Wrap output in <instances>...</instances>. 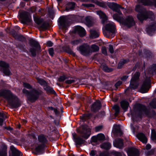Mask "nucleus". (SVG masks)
Segmentation results:
<instances>
[{"label":"nucleus","mask_w":156,"mask_h":156,"mask_svg":"<svg viewBox=\"0 0 156 156\" xmlns=\"http://www.w3.org/2000/svg\"><path fill=\"white\" fill-rule=\"evenodd\" d=\"M115 132L119 136H121L123 134L122 132L120 129H116L115 131Z\"/></svg>","instance_id":"e2e57ef3"},{"label":"nucleus","mask_w":156,"mask_h":156,"mask_svg":"<svg viewBox=\"0 0 156 156\" xmlns=\"http://www.w3.org/2000/svg\"><path fill=\"white\" fill-rule=\"evenodd\" d=\"M12 94V93L9 90H3L0 91V97H2L7 101Z\"/></svg>","instance_id":"6ab92c4d"},{"label":"nucleus","mask_w":156,"mask_h":156,"mask_svg":"<svg viewBox=\"0 0 156 156\" xmlns=\"http://www.w3.org/2000/svg\"><path fill=\"white\" fill-rule=\"evenodd\" d=\"M98 137V140H103L105 139V135L102 133L99 134L97 136Z\"/></svg>","instance_id":"3c124183"},{"label":"nucleus","mask_w":156,"mask_h":156,"mask_svg":"<svg viewBox=\"0 0 156 156\" xmlns=\"http://www.w3.org/2000/svg\"><path fill=\"white\" fill-rule=\"evenodd\" d=\"M112 154L114 156H122V154L121 153L115 151H112Z\"/></svg>","instance_id":"6e6d98bb"},{"label":"nucleus","mask_w":156,"mask_h":156,"mask_svg":"<svg viewBox=\"0 0 156 156\" xmlns=\"http://www.w3.org/2000/svg\"><path fill=\"white\" fill-rule=\"evenodd\" d=\"M111 144L108 142L104 143L100 145V147L101 148L106 150L109 149L111 148Z\"/></svg>","instance_id":"c9c22d12"},{"label":"nucleus","mask_w":156,"mask_h":156,"mask_svg":"<svg viewBox=\"0 0 156 156\" xmlns=\"http://www.w3.org/2000/svg\"><path fill=\"white\" fill-rule=\"evenodd\" d=\"M137 138L143 143H146L147 142V139L145 135L143 133H139L137 135Z\"/></svg>","instance_id":"c756f323"},{"label":"nucleus","mask_w":156,"mask_h":156,"mask_svg":"<svg viewBox=\"0 0 156 156\" xmlns=\"http://www.w3.org/2000/svg\"><path fill=\"white\" fill-rule=\"evenodd\" d=\"M49 26L48 24L46 22H44L41 26V27L43 29H46Z\"/></svg>","instance_id":"5fc2aeb1"},{"label":"nucleus","mask_w":156,"mask_h":156,"mask_svg":"<svg viewBox=\"0 0 156 156\" xmlns=\"http://www.w3.org/2000/svg\"><path fill=\"white\" fill-rule=\"evenodd\" d=\"M11 33L16 39L20 40L23 37L22 35H18L13 30H11Z\"/></svg>","instance_id":"e433bc0d"},{"label":"nucleus","mask_w":156,"mask_h":156,"mask_svg":"<svg viewBox=\"0 0 156 156\" xmlns=\"http://www.w3.org/2000/svg\"><path fill=\"white\" fill-rule=\"evenodd\" d=\"M29 43L30 46L32 47L30 49V51L32 56L35 57L36 55L37 51L41 49L40 46L37 41L33 39L30 40Z\"/></svg>","instance_id":"0eeeda50"},{"label":"nucleus","mask_w":156,"mask_h":156,"mask_svg":"<svg viewBox=\"0 0 156 156\" xmlns=\"http://www.w3.org/2000/svg\"><path fill=\"white\" fill-rule=\"evenodd\" d=\"M0 148V156H7V146L4 144H2Z\"/></svg>","instance_id":"5701e85b"},{"label":"nucleus","mask_w":156,"mask_h":156,"mask_svg":"<svg viewBox=\"0 0 156 156\" xmlns=\"http://www.w3.org/2000/svg\"><path fill=\"white\" fill-rule=\"evenodd\" d=\"M101 67L103 70L106 72H111L113 70V69L112 68L108 67L105 64L101 65Z\"/></svg>","instance_id":"58836bf2"},{"label":"nucleus","mask_w":156,"mask_h":156,"mask_svg":"<svg viewBox=\"0 0 156 156\" xmlns=\"http://www.w3.org/2000/svg\"><path fill=\"white\" fill-rule=\"evenodd\" d=\"M48 52L50 55H51V56H53L54 54V49L53 48H50L48 50Z\"/></svg>","instance_id":"680f3d73"},{"label":"nucleus","mask_w":156,"mask_h":156,"mask_svg":"<svg viewBox=\"0 0 156 156\" xmlns=\"http://www.w3.org/2000/svg\"><path fill=\"white\" fill-rule=\"evenodd\" d=\"M121 14H119L118 13H115L114 14L113 16V19L118 21V22H119L120 23L122 22V21L123 20V18L122 17H121L120 15Z\"/></svg>","instance_id":"4c0bfd02"},{"label":"nucleus","mask_w":156,"mask_h":156,"mask_svg":"<svg viewBox=\"0 0 156 156\" xmlns=\"http://www.w3.org/2000/svg\"><path fill=\"white\" fill-rule=\"evenodd\" d=\"M90 49L91 53L92 52L98 51L99 50V48L97 45L94 44L91 45Z\"/></svg>","instance_id":"79ce46f5"},{"label":"nucleus","mask_w":156,"mask_h":156,"mask_svg":"<svg viewBox=\"0 0 156 156\" xmlns=\"http://www.w3.org/2000/svg\"><path fill=\"white\" fill-rule=\"evenodd\" d=\"M90 32V37L92 38H95L99 37V34L98 32L94 30H91Z\"/></svg>","instance_id":"f704fd0d"},{"label":"nucleus","mask_w":156,"mask_h":156,"mask_svg":"<svg viewBox=\"0 0 156 156\" xmlns=\"http://www.w3.org/2000/svg\"><path fill=\"white\" fill-rule=\"evenodd\" d=\"M105 30L103 31V33L105 36L109 37V34H112V36H114L115 32V28L113 23H109L105 26Z\"/></svg>","instance_id":"423d86ee"},{"label":"nucleus","mask_w":156,"mask_h":156,"mask_svg":"<svg viewBox=\"0 0 156 156\" xmlns=\"http://www.w3.org/2000/svg\"><path fill=\"white\" fill-rule=\"evenodd\" d=\"M44 88L48 93H50L54 94H56V92L54 90L53 88L48 86L47 84L44 86Z\"/></svg>","instance_id":"2f4dec72"},{"label":"nucleus","mask_w":156,"mask_h":156,"mask_svg":"<svg viewBox=\"0 0 156 156\" xmlns=\"http://www.w3.org/2000/svg\"><path fill=\"white\" fill-rule=\"evenodd\" d=\"M128 59H121L119 63L118 68L119 69L121 68L127 62H129Z\"/></svg>","instance_id":"a19ab883"},{"label":"nucleus","mask_w":156,"mask_h":156,"mask_svg":"<svg viewBox=\"0 0 156 156\" xmlns=\"http://www.w3.org/2000/svg\"><path fill=\"white\" fill-rule=\"evenodd\" d=\"M34 20L35 23L38 24H41L44 21L42 19L35 17L34 18Z\"/></svg>","instance_id":"de8ad7c7"},{"label":"nucleus","mask_w":156,"mask_h":156,"mask_svg":"<svg viewBox=\"0 0 156 156\" xmlns=\"http://www.w3.org/2000/svg\"><path fill=\"white\" fill-rule=\"evenodd\" d=\"M20 16L21 19V22L23 24H26L31 21L30 16L27 12L23 11L20 13Z\"/></svg>","instance_id":"4468645a"},{"label":"nucleus","mask_w":156,"mask_h":156,"mask_svg":"<svg viewBox=\"0 0 156 156\" xmlns=\"http://www.w3.org/2000/svg\"><path fill=\"white\" fill-rule=\"evenodd\" d=\"M156 30V23L155 21L152 22L146 29L147 32L149 34L153 33Z\"/></svg>","instance_id":"4be33fe9"},{"label":"nucleus","mask_w":156,"mask_h":156,"mask_svg":"<svg viewBox=\"0 0 156 156\" xmlns=\"http://www.w3.org/2000/svg\"><path fill=\"white\" fill-rule=\"evenodd\" d=\"M77 131L85 139H87L91 134V129L86 125L82 126L80 129H77Z\"/></svg>","instance_id":"39448f33"},{"label":"nucleus","mask_w":156,"mask_h":156,"mask_svg":"<svg viewBox=\"0 0 156 156\" xmlns=\"http://www.w3.org/2000/svg\"><path fill=\"white\" fill-rule=\"evenodd\" d=\"M45 146L41 144H39L37 146L35 149V151L33 153L36 155L42 154L43 148Z\"/></svg>","instance_id":"393cba45"},{"label":"nucleus","mask_w":156,"mask_h":156,"mask_svg":"<svg viewBox=\"0 0 156 156\" xmlns=\"http://www.w3.org/2000/svg\"><path fill=\"white\" fill-rule=\"evenodd\" d=\"M85 23L88 27L92 26L93 22L91 17L90 16H87L85 17Z\"/></svg>","instance_id":"7c9ffc66"},{"label":"nucleus","mask_w":156,"mask_h":156,"mask_svg":"<svg viewBox=\"0 0 156 156\" xmlns=\"http://www.w3.org/2000/svg\"><path fill=\"white\" fill-rule=\"evenodd\" d=\"M120 105L122 108L125 111L127 110L129 105V103L127 101L125 100L122 101L120 102Z\"/></svg>","instance_id":"473e14b6"},{"label":"nucleus","mask_w":156,"mask_h":156,"mask_svg":"<svg viewBox=\"0 0 156 156\" xmlns=\"http://www.w3.org/2000/svg\"><path fill=\"white\" fill-rule=\"evenodd\" d=\"M23 86L25 87L28 89H31L32 88V86L29 84L27 83H24Z\"/></svg>","instance_id":"13d9d810"},{"label":"nucleus","mask_w":156,"mask_h":156,"mask_svg":"<svg viewBox=\"0 0 156 156\" xmlns=\"http://www.w3.org/2000/svg\"><path fill=\"white\" fill-rule=\"evenodd\" d=\"M0 70L3 72L5 75L9 76L11 74L9 65L7 63L3 61H0Z\"/></svg>","instance_id":"9d476101"},{"label":"nucleus","mask_w":156,"mask_h":156,"mask_svg":"<svg viewBox=\"0 0 156 156\" xmlns=\"http://www.w3.org/2000/svg\"><path fill=\"white\" fill-rule=\"evenodd\" d=\"M97 14L102 19V22L103 24H104L105 23L107 20V16L102 11L100 10L97 12Z\"/></svg>","instance_id":"c85d7f7f"},{"label":"nucleus","mask_w":156,"mask_h":156,"mask_svg":"<svg viewBox=\"0 0 156 156\" xmlns=\"http://www.w3.org/2000/svg\"><path fill=\"white\" fill-rule=\"evenodd\" d=\"M139 3H142L144 5H153V2L149 0H138Z\"/></svg>","instance_id":"72a5a7b5"},{"label":"nucleus","mask_w":156,"mask_h":156,"mask_svg":"<svg viewBox=\"0 0 156 156\" xmlns=\"http://www.w3.org/2000/svg\"><path fill=\"white\" fill-rule=\"evenodd\" d=\"M112 109L114 110L115 111V116H117L119 114L120 111L119 106L117 105H115L112 107Z\"/></svg>","instance_id":"37998d69"},{"label":"nucleus","mask_w":156,"mask_h":156,"mask_svg":"<svg viewBox=\"0 0 156 156\" xmlns=\"http://www.w3.org/2000/svg\"><path fill=\"white\" fill-rule=\"evenodd\" d=\"M121 23L129 28L134 25L135 24L134 19L132 16H128L125 19H123Z\"/></svg>","instance_id":"f8f14e48"},{"label":"nucleus","mask_w":156,"mask_h":156,"mask_svg":"<svg viewBox=\"0 0 156 156\" xmlns=\"http://www.w3.org/2000/svg\"><path fill=\"white\" fill-rule=\"evenodd\" d=\"M101 107L100 101L99 100H97L91 106V110L92 111L96 112L100 109Z\"/></svg>","instance_id":"a211bd4d"},{"label":"nucleus","mask_w":156,"mask_h":156,"mask_svg":"<svg viewBox=\"0 0 156 156\" xmlns=\"http://www.w3.org/2000/svg\"><path fill=\"white\" fill-rule=\"evenodd\" d=\"M67 79V77L65 76H60L58 79V81L59 82H62L64 81L65 80Z\"/></svg>","instance_id":"4d7b16f0"},{"label":"nucleus","mask_w":156,"mask_h":156,"mask_svg":"<svg viewBox=\"0 0 156 156\" xmlns=\"http://www.w3.org/2000/svg\"><path fill=\"white\" fill-rule=\"evenodd\" d=\"M76 6V3L74 2H69L66 5V10L67 11H71L74 9Z\"/></svg>","instance_id":"cd10ccee"},{"label":"nucleus","mask_w":156,"mask_h":156,"mask_svg":"<svg viewBox=\"0 0 156 156\" xmlns=\"http://www.w3.org/2000/svg\"><path fill=\"white\" fill-rule=\"evenodd\" d=\"M75 80L73 79L67 80L65 81V83L68 84H70L74 82Z\"/></svg>","instance_id":"338daca9"},{"label":"nucleus","mask_w":156,"mask_h":156,"mask_svg":"<svg viewBox=\"0 0 156 156\" xmlns=\"http://www.w3.org/2000/svg\"><path fill=\"white\" fill-rule=\"evenodd\" d=\"M7 118V116L2 112H0V126H2L4 120Z\"/></svg>","instance_id":"ea45409f"},{"label":"nucleus","mask_w":156,"mask_h":156,"mask_svg":"<svg viewBox=\"0 0 156 156\" xmlns=\"http://www.w3.org/2000/svg\"><path fill=\"white\" fill-rule=\"evenodd\" d=\"M75 30L80 37H83L85 35V30L84 29L80 26H77L75 28Z\"/></svg>","instance_id":"a878e982"},{"label":"nucleus","mask_w":156,"mask_h":156,"mask_svg":"<svg viewBox=\"0 0 156 156\" xmlns=\"http://www.w3.org/2000/svg\"><path fill=\"white\" fill-rule=\"evenodd\" d=\"M23 93L27 97L28 100L31 102H34L39 98V96L42 94V91L39 90L33 89L29 91L25 89L22 90Z\"/></svg>","instance_id":"7ed1b4c3"},{"label":"nucleus","mask_w":156,"mask_h":156,"mask_svg":"<svg viewBox=\"0 0 156 156\" xmlns=\"http://www.w3.org/2000/svg\"><path fill=\"white\" fill-rule=\"evenodd\" d=\"M103 127V126H100L96 127L95 128V131L96 132L101 131Z\"/></svg>","instance_id":"bf43d9fd"},{"label":"nucleus","mask_w":156,"mask_h":156,"mask_svg":"<svg viewBox=\"0 0 156 156\" xmlns=\"http://www.w3.org/2000/svg\"><path fill=\"white\" fill-rule=\"evenodd\" d=\"M82 42V40L81 39H78L75 40L71 41L70 42L71 44L75 46L79 44L80 43Z\"/></svg>","instance_id":"c03bdc74"},{"label":"nucleus","mask_w":156,"mask_h":156,"mask_svg":"<svg viewBox=\"0 0 156 156\" xmlns=\"http://www.w3.org/2000/svg\"><path fill=\"white\" fill-rule=\"evenodd\" d=\"M92 115L91 113L84 114L83 115V118L84 120H86L90 119Z\"/></svg>","instance_id":"603ef678"},{"label":"nucleus","mask_w":156,"mask_h":156,"mask_svg":"<svg viewBox=\"0 0 156 156\" xmlns=\"http://www.w3.org/2000/svg\"><path fill=\"white\" fill-rule=\"evenodd\" d=\"M37 8L33 6L30 9L29 11L32 13L35 12Z\"/></svg>","instance_id":"774afa93"},{"label":"nucleus","mask_w":156,"mask_h":156,"mask_svg":"<svg viewBox=\"0 0 156 156\" xmlns=\"http://www.w3.org/2000/svg\"><path fill=\"white\" fill-rule=\"evenodd\" d=\"M8 101L9 104L12 108H18L21 105L20 100L15 95L12 94L8 100Z\"/></svg>","instance_id":"6e6552de"},{"label":"nucleus","mask_w":156,"mask_h":156,"mask_svg":"<svg viewBox=\"0 0 156 156\" xmlns=\"http://www.w3.org/2000/svg\"><path fill=\"white\" fill-rule=\"evenodd\" d=\"M72 135L73 140L75 143L77 147L78 145H80L84 143L85 140L80 136L76 137V133H73Z\"/></svg>","instance_id":"f3484780"},{"label":"nucleus","mask_w":156,"mask_h":156,"mask_svg":"<svg viewBox=\"0 0 156 156\" xmlns=\"http://www.w3.org/2000/svg\"><path fill=\"white\" fill-rule=\"evenodd\" d=\"M60 27L62 29H66L69 26L68 20L65 17L61 16L59 19Z\"/></svg>","instance_id":"dca6fc26"},{"label":"nucleus","mask_w":156,"mask_h":156,"mask_svg":"<svg viewBox=\"0 0 156 156\" xmlns=\"http://www.w3.org/2000/svg\"><path fill=\"white\" fill-rule=\"evenodd\" d=\"M150 105L151 107L156 108V98H154L150 103Z\"/></svg>","instance_id":"49530a36"},{"label":"nucleus","mask_w":156,"mask_h":156,"mask_svg":"<svg viewBox=\"0 0 156 156\" xmlns=\"http://www.w3.org/2000/svg\"><path fill=\"white\" fill-rule=\"evenodd\" d=\"M109 51L110 53H113L114 51L113 46L111 44L109 45Z\"/></svg>","instance_id":"052dcab7"},{"label":"nucleus","mask_w":156,"mask_h":156,"mask_svg":"<svg viewBox=\"0 0 156 156\" xmlns=\"http://www.w3.org/2000/svg\"><path fill=\"white\" fill-rule=\"evenodd\" d=\"M107 5L113 11L117 12L120 14H122L120 9H124V8L121 7L119 4L114 2H108Z\"/></svg>","instance_id":"ddd939ff"},{"label":"nucleus","mask_w":156,"mask_h":156,"mask_svg":"<svg viewBox=\"0 0 156 156\" xmlns=\"http://www.w3.org/2000/svg\"><path fill=\"white\" fill-rule=\"evenodd\" d=\"M128 154L129 156H138L139 151L135 148H131L129 150Z\"/></svg>","instance_id":"b1692460"},{"label":"nucleus","mask_w":156,"mask_h":156,"mask_svg":"<svg viewBox=\"0 0 156 156\" xmlns=\"http://www.w3.org/2000/svg\"><path fill=\"white\" fill-rule=\"evenodd\" d=\"M10 148L12 152V156H20L21 155V152L13 146H11Z\"/></svg>","instance_id":"bb28decb"},{"label":"nucleus","mask_w":156,"mask_h":156,"mask_svg":"<svg viewBox=\"0 0 156 156\" xmlns=\"http://www.w3.org/2000/svg\"><path fill=\"white\" fill-rule=\"evenodd\" d=\"M150 81L149 78L146 79L144 82L140 89V92L142 93L147 92L150 88Z\"/></svg>","instance_id":"2eb2a0df"},{"label":"nucleus","mask_w":156,"mask_h":156,"mask_svg":"<svg viewBox=\"0 0 156 156\" xmlns=\"http://www.w3.org/2000/svg\"><path fill=\"white\" fill-rule=\"evenodd\" d=\"M17 47L23 51H24L26 52L27 51L26 49L25 45L24 44H19L17 46Z\"/></svg>","instance_id":"a18cd8bd"},{"label":"nucleus","mask_w":156,"mask_h":156,"mask_svg":"<svg viewBox=\"0 0 156 156\" xmlns=\"http://www.w3.org/2000/svg\"><path fill=\"white\" fill-rule=\"evenodd\" d=\"M150 70V72L153 74H156V64L153 65Z\"/></svg>","instance_id":"8fccbe9b"},{"label":"nucleus","mask_w":156,"mask_h":156,"mask_svg":"<svg viewBox=\"0 0 156 156\" xmlns=\"http://www.w3.org/2000/svg\"><path fill=\"white\" fill-rule=\"evenodd\" d=\"M102 52L105 55H107V53L106 48L105 47H103L102 48Z\"/></svg>","instance_id":"0e129e2a"},{"label":"nucleus","mask_w":156,"mask_h":156,"mask_svg":"<svg viewBox=\"0 0 156 156\" xmlns=\"http://www.w3.org/2000/svg\"><path fill=\"white\" fill-rule=\"evenodd\" d=\"M37 81L41 85H44V86L47 84L46 82L44 80L42 79L37 78Z\"/></svg>","instance_id":"09e8293b"},{"label":"nucleus","mask_w":156,"mask_h":156,"mask_svg":"<svg viewBox=\"0 0 156 156\" xmlns=\"http://www.w3.org/2000/svg\"><path fill=\"white\" fill-rule=\"evenodd\" d=\"M47 136L46 135L41 134L38 136V140L39 142L41 143V144L45 146V144H47L48 142Z\"/></svg>","instance_id":"412c9836"},{"label":"nucleus","mask_w":156,"mask_h":156,"mask_svg":"<svg viewBox=\"0 0 156 156\" xmlns=\"http://www.w3.org/2000/svg\"><path fill=\"white\" fill-rule=\"evenodd\" d=\"M23 93L27 97L28 100L31 102H34L39 98V96L42 94V91L39 90L33 89L29 91L25 89L22 90Z\"/></svg>","instance_id":"f03ea898"},{"label":"nucleus","mask_w":156,"mask_h":156,"mask_svg":"<svg viewBox=\"0 0 156 156\" xmlns=\"http://www.w3.org/2000/svg\"><path fill=\"white\" fill-rule=\"evenodd\" d=\"M77 49L81 54L85 56L89 55L91 52L89 46L86 44H83L78 47Z\"/></svg>","instance_id":"9b49d317"},{"label":"nucleus","mask_w":156,"mask_h":156,"mask_svg":"<svg viewBox=\"0 0 156 156\" xmlns=\"http://www.w3.org/2000/svg\"><path fill=\"white\" fill-rule=\"evenodd\" d=\"M135 10L139 13L137 15L138 20L142 21L149 18L152 20L154 18V16L151 11H147L140 5L136 6Z\"/></svg>","instance_id":"f257e3e1"},{"label":"nucleus","mask_w":156,"mask_h":156,"mask_svg":"<svg viewBox=\"0 0 156 156\" xmlns=\"http://www.w3.org/2000/svg\"><path fill=\"white\" fill-rule=\"evenodd\" d=\"M137 111H135L134 112H138L137 115L138 116H140L141 114L144 113L145 114H147L148 111L146 108V107L141 104H138L136 105L135 107ZM131 115L132 116L134 115V112H132Z\"/></svg>","instance_id":"1a4fd4ad"},{"label":"nucleus","mask_w":156,"mask_h":156,"mask_svg":"<svg viewBox=\"0 0 156 156\" xmlns=\"http://www.w3.org/2000/svg\"><path fill=\"white\" fill-rule=\"evenodd\" d=\"M113 145L117 148H122L124 147L123 140L119 138L115 139L113 142Z\"/></svg>","instance_id":"aec40b11"},{"label":"nucleus","mask_w":156,"mask_h":156,"mask_svg":"<svg viewBox=\"0 0 156 156\" xmlns=\"http://www.w3.org/2000/svg\"><path fill=\"white\" fill-rule=\"evenodd\" d=\"M97 4L99 6L104 8H106L107 7L106 5L104 2H97Z\"/></svg>","instance_id":"864d4df0"},{"label":"nucleus","mask_w":156,"mask_h":156,"mask_svg":"<svg viewBox=\"0 0 156 156\" xmlns=\"http://www.w3.org/2000/svg\"><path fill=\"white\" fill-rule=\"evenodd\" d=\"M108 153L107 151H104L100 153V156H108Z\"/></svg>","instance_id":"69168bd1"},{"label":"nucleus","mask_w":156,"mask_h":156,"mask_svg":"<svg viewBox=\"0 0 156 156\" xmlns=\"http://www.w3.org/2000/svg\"><path fill=\"white\" fill-rule=\"evenodd\" d=\"M140 75L139 72H136L133 75L131 79L129 87L126 89V91L129 90L130 89H135L139 85L138 80Z\"/></svg>","instance_id":"20e7f679"}]
</instances>
